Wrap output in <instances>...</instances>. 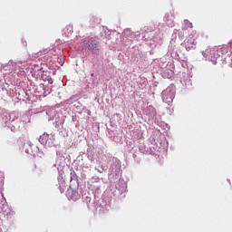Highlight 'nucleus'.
Instances as JSON below:
<instances>
[{"mask_svg": "<svg viewBox=\"0 0 232 232\" xmlns=\"http://www.w3.org/2000/svg\"><path fill=\"white\" fill-rule=\"evenodd\" d=\"M84 44L91 52H95L100 48L99 38L97 37H92L88 41H84Z\"/></svg>", "mask_w": 232, "mask_h": 232, "instance_id": "f257e3e1", "label": "nucleus"}, {"mask_svg": "<svg viewBox=\"0 0 232 232\" xmlns=\"http://www.w3.org/2000/svg\"><path fill=\"white\" fill-rule=\"evenodd\" d=\"M185 48L188 52H189V50H195L197 48V40L193 37H189L185 41Z\"/></svg>", "mask_w": 232, "mask_h": 232, "instance_id": "f03ea898", "label": "nucleus"}, {"mask_svg": "<svg viewBox=\"0 0 232 232\" xmlns=\"http://www.w3.org/2000/svg\"><path fill=\"white\" fill-rule=\"evenodd\" d=\"M211 53L209 54L208 53H204V57H208V59H216L217 58V55L215 54V50H211L210 51Z\"/></svg>", "mask_w": 232, "mask_h": 232, "instance_id": "7ed1b4c3", "label": "nucleus"}, {"mask_svg": "<svg viewBox=\"0 0 232 232\" xmlns=\"http://www.w3.org/2000/svg\"><path fill=\"white\" fill-rule=\"evenodd\" d=\"M72 180H77V173L75 170H72L70 173V182H72Z\"/></svg>", "mask_w": 232, "mask_h": 232, "instance_id": "20e7f679", "label": "nucleus"}, {"mask_svg": "<svg viewBox=\"0 0 232 232\" xmlns=\"http://www.w3.org/2000/svg\"><path fill=\"white\" fill-rule=\"evenodd\" d=\"M37 169V164L34 163L32 166V171H35Z\"/></svg>", "mask_w": 232, "mask_h": 232, "instance_id": "39448f33", "label": "nucleus"}, {"mask_svg": "<svg viewBox=\"0 0 232 232\" xmlns=\"http://www.w3.org/2000/svg\"><path fill=\"white\" fill-rule=\"evenodd\" d=\"M230 52L232 53V43L230 44Z\"/></svg>", "mask_w": 232, "mask_h": 232, "instance_id": "423d86ee", "label": "nucleus"}, {"mask_svg": "<svg viewBox=\"0 0 232 232\" xmlns=\"http://www.w3.org/2000/svg\"><path fill=\"white\" fill-rule=\"evenodd\" d=\"M93 75H94V73L92 72V73H91V77H93Z\"/></svg>", "mask_w": 232, "mask_h": 232, "instance_id": "0eeeda50", "label": "nucleus"}, {"mask_svg": "<svg viewBox=\"0 0 232 232\" xmlns=\"http://www.w3.org/2000/svg\"><path fill=\"white\" fill-rule=\"evenodd\" d=\"M75 193H77V191H73V192H72V195H75Z\"/></svg>", "mask_w": 232, "mask_h": 232, "instance_id": "6e6552de", "label": "nucleus"}, {"mask_svg": "<svg viewBox=\"0 0 232 232\" xmlns=\"http://www.w3.org/2000/svg\"><path fill=\"white\" fill-rule=\"evenodd\" d=\"M70 32H73V29L71 28Z\"/></svg>", "mask_w": 232, "mask_h": 232, "instance_id": "1a4fd4ad", "label": "nucleus"}]
</instances>
